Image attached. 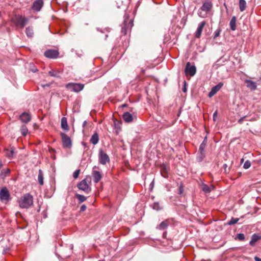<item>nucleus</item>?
Instances as JSON below:
<instances>
[{
    "mask_svg": "<svg viewBox=\"0 0 261 261\" xmlns=\"http://www.w3.org/2000/svg\"><path fill=\"white\" fill-rule=\"evenodd\" d=\"M183 91L184 92H186V88L185 87L183 88Z\"/></svg>",
    "mask_w": 261,
    "mask_h": 261,
    "instance_id": "obj_52",
    "label": "nucleus"
},
{
    "mask_svg": "<svg viewBox=\"0 0 261 261\" xmlns=\"http://www.w3.org/2000/svg\"><path fill=\"white\" fill-rule=\"evenodd\" d=\"M198 15H199L200 17H204V16L202 15V12H201L199 11V12H198Z\"/></svg>",
    "mask_w": 261,
    "mask_h": 261,
    "instance_id": "obj_47",
    "label": "nucleus"
},
{
    "mask_svg": "<svg viewBox=\"0 0 261 261\" xmlns=\"http://www.w3.org/2000/svg\"><path fill=\"white\" fill-rule=\"evenodd\" d=\"M144 71H145V70H144V69H142V73H144Z\"/></svg>",
    "mask_w": 261,
    "mask_h": 261,
    "instance_id": "obj_55",
    "label": "nucleus"
},
{
    "mask_svg": "<svg viewBox=\"0 0 261 261\" xmlns=\"http://www.w3.org/2000/svg\"><path fill=\"white\" fill-rule=\"evenodd\" d=\"M87 121H84L83 123V127H85L86 126V125H87Z\"/></svg>",
    "mask_w": 261,
    "mask_h": 261,
    "instance_id": "obj_49",
    "label": "nucleus"
},
{
    "mask_svg": "<svg viewBox=\"0 0 261 261\" xmlns=\"http://www.w3.org/2000/svg\"><path fill=\"white\" fill-rule=\"evenodd\" d=\"M196 72V68L195 65H191L190 63L189 62L187 63L185 72L186 75H190L191 76H194Z\"/></svg>",
    "mask_w": 261,
    "mask_h": 261,
    "instance_id": "obj_7",
    "label": "nucleus"
},
{
    "mask_svg": "<svg viewBox=\"0 0 261 261\" xmlns=\"http://www.w3.org/2000/svg\"><path fill=\"white\" fill-rule=\"evenodd\" d=\"M15 148L13 147H10V149H5V152L7 157L11 159L13 158L15 154Z\"/></svg>",
    "mask_w": 261,
    "mask_h": 261,
    "instance_id": "obj_19",
    "label": "nucleus"
},
{
    "mask_svg": "<svg viewBox=\"0 0 261 261\" xmlns=\"http://www.w3.org/2000/svg\"><path fill=\"white\" fill-rule=\"evenodd\" d=\"M61 136L63 148H70L72 146V142L70 138L66 134L61 133Z\"/></svg>",
    "mask_w": 261,
    "mask_h": 261,
    "instance_id": "obj_6",
    "label": "nucleus"
},
{
    "mask_svg": "<svg viewBox=\"0 0 261 261\" xmlns=\"http://www.w3.org/2000/svg\"><path fill=\"white\" fill-rule=\"evenodd\" d=\"M162 175H163V177H164L165 178L167 177V175L166 173H165V174H162Z\"/></svg>",
    "mask_w": 261,
    "mask_h": 261,
    "instance_id": "obj_50",
    "label": "nucleus"
},
{
    "mask_svg": "<svg viewBox=\"0 0 261 261\" xmlns=\"http://www.w3.org/2000/svg\"><path fill=\"white\" fill-rule=\"evenodd\" d=\"M87 208V206L85 204H83L81 206V208H80V211L81 212H84L86 210Z\"/></svg>",
    "mask_w": 261,
    "mask_h": 261,
    "instance_id": "obj_43",
    "label": "nucleus"
},
{
    "mask_svg": "<svg viewBox=\"0 0 261 261\" xmlns=\"http://www.w3.org/2000/svg\"><path fill=\"white\" fill-rule=\"evenodd\" d=\"M150 186L151 187V189L153 187V186H154V181L153 180L150 184Z\"/></svg>",
    "mask_w": 261,
    "mask_h": 261,
    "instance_id": "obj_48",
    "label": "nucleus"
},
{
    "mask_svg": "<svg viewBox=\"0 0 261 261\" xmlns=\"http://www.w3.org/2000/svg\"><path fill=\"white\" fill-rule=\"evenodd\" d=\"M25 33L28 37H32L34 34L32 28L30 27L27 28L25 29Z\"/></svg>",
    "mask_w": 261,
    "mask_h": 261,
    "instance_id": "obj_31",
    "label": "nucleus"
},
{
    "mask_svg": "<svg viewBox=\"0 0 261 261\" xmlns=\"http://www.w3.org/2000/svg\"><path fill=\"white\" fill-rule=\"evenodd\" d=\"M19 119L22 122L27 123L31 121V116L29 113L27 112H23L19 116Z\"/></svg>",
    "mask_w": 261,
    "mask_h": 261,
    "instance_id": "obj_13",
    "label": "nucleus"
},
{
    "mask_svg": "<svg viewBox=\"0 0 261 261\" xmlns=\"http://www.w3.org/2000/svg\"><path fill=\"white\" fill-rule=\"evenodd\" d=\"M239 218H232L229 221L227 222V224L229 225L235 224L239 221Z\"/></svg>",
    "mask_w": 261,
    "mask_h": 261,
    "instance_id": "obj_34",
    "label": "nucleus"
},
{
    "mask_svg": "<svg viewBox=\"0 0 261 261\" xmlns=\"http://www.w3.org/2000/svg\"><path fill=\"white\" fill-rule=\"evenodd\" d=\"M126 104H123L122 105V107H126Z\"/></svg>",
    "mask_w": 261,
    "mask_h": 261,
    "instance_id": "obj_54",
    "label": "nucleus"
},
{
    "mask_svg": "<svg viewBox=\"0 0 261 261\" xmlns=\"http://www.w3.org/2000/svg\"><path fill=\"white\" fill-rule=\"evenodd\" d=\"M206 145V143L204 142V141H203L200 145L199 151H204V149L205 148Z\"/></svg>",
    "mask_w": 261,
    "mask_h": 261,
    "instance_id": "obj_35",
    "label": "nucleus"
},
{
    "mask_svg": "<svg viewBox=\"0 0 261 261\" xmlns=\"http://www.w3.org/2000/svg\"><path fill=\"white\" fill-rule=\"evenodd\" d=\"M246 117V116H243L241 117L238 121L239 124H242L244 120V119Z\"/></svg>",
    "mask_w": 261,
    "mask_h": 261,
    "instance_id": "obj_42",
    "label": "nucleus"
},
{
    "mask_svg": "<svg viewBox=\"0 0 261 261\" xmlns=\"http://www.w3.org/2000/svg\"><path fill=\"white\" fill-rule=\"evenodd\" d=\"M217 111H216L213 114V119L214 121L216 120V118L217 117Z\"/></svg>",
    "mask_w": 261,
    "mask_h": 261,
    "instance_id": "obj_45",
    "label": "nucleus"
},
{
    "mask_svg": "<svg viewBox=\"0 0 261 261\" xmlns=\"http://www.w3.org/2000/svg\"><path fill=\"white\" fill-rule=\"evenodd\" d=\"M133 26V20L125 19L122 24L121 28V34L125 36L128 31L130 32V30Z\"/></svg>",
    "mask_w": 261,
    "mask_h": 261,
    "instance_id": "obj_3",
    "label": "nucleus"
},
{
    "mask_svg": "<svg viewBox=\"0 0 261 261\" xmlns=\"http://www.w3.org/2000/svg\"><path fill=\"white\" fill-rule=\"evenodd\" d=\"M3 166V164L1 162H0V169Z\"/></svg>",
    "mask_w": 261,
    "mask_h": 261,
    "instance_id": "obj_51",
    "label": "nucleus"
},
{
    "mask_svg": "<svg viewBox=\"0 0 261 261\" xmlns=\"http://www.w3.org/2000/svg\"><path fill=\"white\" fill-rule=\"evenodd\" d=\"M80 172V170L79 169V170H75L73 174V177L74 178H77L79 177Z\"/></svg>",
    "mask_w": 261,
    "mask_h": 261,
    "instance_id": "obj_39",
    "label": "nucleus"
},
{
    "mask_svg": "<svg viewBox=\"0 0 261 261\" xmlns=\"http://www.w3.org/2000/svg\"><path fill=\"white\" fill-rule=\"evenodd\" d=\"M29 19L20 15H15L12 19L11 22L16 27L23 29L28 23Z\"/></svg>",
    "mask_w": 261,
    "mask_h": 261,
    "instance_id": "obj_2",
    "label": "nucleus"
},
{
    "mask_svg": "<svg viewBox=\"0 0 261 261\" xmlns=\"http://www.w3.org/2000/svg\"><path fill=\"white\" fill-rule=\"evenodd\" d=\"M243 161H244V159H241V162H242Z\"/></svg>",
    "mask_w": 261,
    "mask_h": 261,
    "instance_id": "obj_58",
    "label": "nucleus"
},
{
    "mask_svg": "<svg viewBox=\"0 0 261 261\" xmlns=\"http://www.w3.org/2000/svg\"><path fill=\"white\" fill-rule=\"evenodd\" d=\"M214 189L213 186L209 187L207 185L204 184H202V190L205 193H210L212 191V189Z\"/></svg>",
    "mask_w": 261,
    "mask_h": 261,
    "instance_id": "obj_26",
    "label": "nucleus"
},
{
    "mask_svg": "<svg viewBox=\"0 0 261 261\" xmlns=\"http://www.w3.org/2000/svg\"><path fill=\"white\" fill-rule=\"evenodd\" d=\"M254 260L255 261H261V258L258 257L257 256H255L254 257Z\"/></svg>",
    "mask_w": 261,
    "mask_h": 261,
    "instance_id": "obj_46",
    "label": "nucleus"
},
{
    "mask_svg": "<svg viewBox=\"0 0 261 261\" xmlns=\"http://www.w3.org/2000/svg\"><path fill=\"white\" fill-rule=\"evenodd\" d=\"M93 181L95 183H98L102 178V175L99 171L93 170L92 173Z\"/></svg>",
    "mask_w": 261,
    "mask_h": 261,
    "instance_id": "obj_16",
    "label": "nucleus"
},
{
    "mask_svg": "<svg viewBox=\"0 0 261 261\" xmlns=\"http://www.w3.org/2000/svg\"><path fill=\"white\" fill-rule=\"evenodd\" d=\"M98 159L100 164L105 165L110 162L109 155L101 149L99 150Z\"/></svg>",
    "mask_w": 261,
    "mask_h": 261,
    "instance_id": "obj_5",
    "label": "nucleus"
},
{
    "mask_svg": "<svg viewBox=\"0 0 261 261\" xmlns=\"http://www.w3.org/2000/svg\"><path fill=\"white\" fill-rule=\"evenodd\" d=\"M151 207L153 210H156V211H160L163 208V207L160 206L159 203L158 202H154L152 204Z\"/></svg>",
    "mask_w": 261,
    "mask_h": 261,
    "instance_id": "obj_33",
    "label": "nucleus"
},
{
    "mask_svg": "<svg viewBox=\"0 0 261 261\" xmlns=\"http://www.w3.org/2000/svg\"><path fill=\"white\" fill-rule=\"evenodd\" d=\"M224 167H227V165H226V164H224Z\"/></svg>",
    "mask_w": 261,
    "mask_h": 261,
    "instance_id": "obj_57",
    "label": "nucleus"
},
{
    "mask_svg": "<svg viewBox=\"0 0 261 261\" xmlns=\"http://www.w3.org/2000/svg\"><path fill=\"white\" fill-rule=\"evenodd\" d=\"M38 180L39 184L40 185H43L44 184L43 182V172L41 169H39L38 172Z\"/></svg>",
    "mask_w": 261,
    "mask_h": 261,
    "instance_id": "obj_27",
    "label": "nucleus"
},
{
    "mask_svg": "<svg viewBox=\"0 0 261 261\" xmlns=\"http://www.w3.org/2000/svg\"><path fill=\"white\" fill-rule=\"evenodd\" d=\"M223 83L220 82L217 85L214 86L208 93V97H211L213 96L223 87Z\"/></svg>",
    "mask_w": 261,
    "mask_h": 261,
    "instance_id": "obj_12",
    "label": "nucleus"
},
{
    "mask_svg": "<svg viewBox=\"0 0 261 261\" xmlns=\"http://www.w3.org/2000/svg\"><path fill=\"white\" fill-rule=\"evenodd\" d=\"M10 197L9 192L6 188H3L0 192V199L1 200H8Z\"/></svg>",
    "mask_w": 261,
    "mask_h": 261,
    "instance_id": "obj_14",
    "label": "nucleus"
},
{
    "mask_svg": "<svg viewBox=\"0 0 261 261\" xmlns=\"http://www.w3.org/2000/svg\"><path fill=\"white\" fill-rule=\"evenodd\" d=\"M205 25V22L204 21H202L200 22L198 26V28L197 29V30L195 34V36L197 38H200L201 33L202 32L203 29Z\"/></svg>",
    "mask_w": 261,
    "mask_h": 261,
    "instance_id": "obj_15",
    "label": "nucleus"
},
{
    "mask_svg": "<svg viewBox=\"0 0 261 261\" xmlns=\"http://www.w3.org/2000/svg\"><path fill=\"white\" fill-rule=\"evenodd\" d=\"M61 127L65 130H69V127L67 124V120L66 117H62L61 121Z\"/></svg>",
    "mask_w": 261,
    "mask_h": 261,
    "instance_id": "obj_21",
    "label": "nucleus"
},
{
    "mask_svg": "<svg viewBox=\"0 0 261 261\" xmlns=\"http://www.w3.org/2000/svg\"><path fill=\"white\" fill-rule=\"evenodd\" d=\"M184 193V186L182 184H180L178 187V194L181 195Z\"/></svg>",
    "mask_w": 261,
    "mask_h": 261,
    "instance_id": "obj_38",
    "label": "nucleus"
},
{
    "mask_svg": "<svg viewBox=\"0 0 261 261\" xmlns=\"http://www.w3.org/2000/svg\"><path fill=\"white\" fill-rule=\"evenodd\" d=\"M213 6V3L211 1L205 0L203 2L202 6L200 7V10L204 11L206 14L211 11Z\"/></svg>",
    "mask_w": 261,
    "mask_h": 261,
    "instance_id": "obj_9",
    "label": "nucleus"
},
{
    "mask_svg": "<svg viewBox=\"0 0 261 261\" xmlns=\"http://www.w3.org/2000/svg\"><path fill=\"white\" fill-rule=\"evenodd\" d=\"M261 239V236L256 233L253 234L251 237V241L249 242V244L251 246H253L256 242Z\"/></svg>",
    "mask_w": 261,
    "mask_h": 261,
    "instance_id": "obj_22",
    "label": "nucleus"
},
{
    "mask_svg": "<svg viewBox=\"0 0 261 261\" xmlns=\"http://www.w3.org/2000/svg\"><path fill=\"white\" fill-rule=\"evenodd\" d=\"M43 4L44 2L43 0H36L34 2L32 8L33 10L38 12L41 9Z\"/></svg>",
    "mask_w": 261,
    "mask_h": 261,
    "instance_id": "obj_11",
    "label": "nucleus"
},
{
    "mask_svg": "<svg viewBox=\"0 0 261 261\" xmlns=\"http://www.w3.org/2000/svg\"><path fill=\"white\" fill-rule=\"evenodd\" d=\"M21 134L25 136L28 134V129L27 126L24 124L22 125L20 128Z\"/></svg>",
    "mask_w": 261,
    "mask_h": 261,
    "instance_id": "obj_32",
    "label": "nucleus"
},
{
    "mask_svg": "<svg viewBox=\"0 0 261 261\" xmlns=\"http://www.w3.org/2000/svg\"><path fill=\"white\" fill-rule=\"evenodd\" d=\"M239 8L241 12L244 11L246 8V3L245 0L239 1Z\"/></svg>",
    "mask_w": 261,
    "mask_h": 261,
    "instance_id": "obj_28",
    "label": "nucleus"
},
{
    "mask_svg": "<svg viewBox=\"0 0 261 261\" xmlns=\"http://www.w3.org/2000/svg\"><path fill=\"white\" fill-rule=\"evenodd\" d=\"M169 225V221L168 220H165L162 222L160 225L157 227L158 229L161 230H164L167 228L168 225Z\"/></svg>",
    "mask_w": 261,
    "mask_h": 261,
    "instance_id": "obj_23",
    "label": "nucleus"
},
{
    "mask_svg": "<svg viewBox=\"0 0 261 261\" xmlns=\"http://www.w3.org/2000/svg\"><path fill=\"white\" fill-rule=\"evenodd\" d=\"M220 29H218L217 31H216L215 32V35H214V38L215 39L216 38L218 37L220 35Z\"/></svg>",
    "mask_w": 261,
    "mask_h": 261,
    "instance_id": "obj_41",
    "label": "nucleus"
},
{
    "mask_svg": "<svg viewBox=\"0 0 261 261\" xmlns=\"http://www.w3.org/2000/svg\"><path fill=\"white\" fill-rule=\"evenodd\" d=\"M66 88L75 92H79L84 88V85L81 83H70L66 85Z\"/></svg>",
    "mask_w": 261,
    "mask_h": 261,
    "instance_id": "obj_4",
    "label": "nucleus"
},
{
    "mask_svg": "<svg viewBox=\"0 0 261 261\" xmlns=\"http://www.w3.org/2000/svg\"><path fill=\"white\" fill-rule=\"evenodd\" d=\"M62 71L58 69H51L49 71L48 74L50 76L56 77H60Z\"/></svg>",
    "mask_w": 261,
    "mask_h": 261,
    "instance_id": "obj_18",
    "label": "nucleus"
},
{
    "mask_svg": "<svg viewBox=\"0 0 261 261\" xmlns=\"http://www.w3.org/2000/svg\"><path fill=\"white\" fill-rule=\"evenodd\" d=\"M124 121L127 123L132 122L133 121V116L129 112H124L122 115Z\"/></svg>",
    "mask_w": 261,
    "mask_h": 261,
    "instance_id": "obj_17",
    "label": "nucleus"
},
{
    "mask_svg": "<svg viewBox=\"0 0 261 261\" xmlns=\"http://www.w3.org/2000/svg\"><path fill=\"white\" fill-rule=\"evenodd\" d=\"M83 145H84V146H86V143H84V142H83Z\"/></svg>",
    "mask_w": 261,
    "mask_h": 261,
    "instance_id": "obj_56",
    "label": "nucleus"
},
{
    "mask_svg": "<svg viewBox=\"0 0 261 261\" xmlns=\"http://www.w3.org/2000/svg\"><path fill=\"white\" fill-rule=\"evenodd\" d=\"M203 141H204V142H205V143H206V137H205V138H204V140H203Z\"/></svg>",
    "mask_w": 261,
    "mask_h": 261,
    "instance_id": "obj_53",
    "label": "nucleus"
},
{
    "mask_svg": "<svg viewBox=\"0 0 261 261\" xmlns=\"http://www.w3.org/2000/svg\"><path fill=\"white\" fill-rule=\"evenodd\" d=\"M19 205L22 208H28L33 204V197L30 193L24 194L18 201Z\"/></svg>",
    "mask_w": 261,
    "mask_h": 261,
    "instance_id": "obj_1",
    "label": "nucleus"
},
{
    "mask_svg": "<svg viewBox=\"0 0 261 261\" xmlns=\"http://www.w3.org/2000/svg\"><path fill=\"white\" fill-rule=\"evenodd\" d=\"M236 17L234 16H232L229 22V25L232 31H235L236 30Z\"/></svg>",
    "mask_w": 261,
    "mask_h": 261,
    "instance_id": "obj_25",
    "label": "nucleus"
},
{
    "mask_svg": "<svg viewBox=\"0 0 261 261\" xmlns=\"http://www.w3.org/2000/svg\"><path fill=\"white\" fill-rule=\"evenodd\" d=\"M59 51L56 49H48L45 51L44 56L50 59H56L59 56Z\"/></svg>",
    "mask_w": 261,
    "mask_h": 261,
    "instance_id": "obj_10",
    "label": "nucleus"
},
{
    "mask_svg": "<svg viewBox=\"0 0 261 261\" xmlns=\"http://www.w3.org/2000/svg\"><path fill=\"white\" fill-rule=\"evenodd\" d=\"M77 187L80 190L84 191L86 193H89L91 191V188L87 184L86 179L82 180L80 183H79Z\"/></svg>",
    "mask_w": 261,
    "mask_h": 261,
    "instance_id": "obj_8",
    "label": "nucleus"
},
{
    "mask_svg": "<svg viewBox=\"0 0 261 261\" xmlns=\"http://www.w3.org/2000/svg\"><path fill=\"white\" fill-rule=\"evenodd\" d=\"M238 239L240 241H243L245 239V236L243 233H239L237 235Z\"/></svg>",
    "mask_w": 261,
    "mask_h": 261,
    "instance_id": "obj_40",
    "label": "nucleus"
},
{
    "mask_svg": "<svg viewBox=\"0 0 261 261\" xmlns=\"http://www.w3.org/2000/svg\"><path fill=\"white\" fill-rule=\"evenodd\" d=\"M76 198L78 199L79 203H82L86 200L87 197L79 194H75Z\"/></svg>",
    "mask_w": 261,
    "mask_h": 261,
    "instance_id": "obj_30",
    "label": "nucleus"
},
{
    "mask_svg": "<svg viewBox=\"0 0 261 261\" xmlns=\"http://www.w3.org/2000/svg\"><path fill=\"white\" fill-rule=\"evenodd\" d=\"M98 261H105V260H99Z\"/></svg>",
    "mask_w": 261,
    "mask_h": 261,
    "instance_id": "obj_59",
    "label": "nucleus"
},
{
    "mask_svg": "<svg viewBox=\"0 0 261 261\" xmlns=\"http://www.w3.org/2000/svg\"><path fill=\"white\" fill-rule=\"evenodd\" d=\"M250 166H251V163L248 160L246 161L243 165V167L246 169H248L249 168H250Z\"/></svg>",
    "mask_w": 261,
    "mask_h": 261,
    "instance_id": "obj_37",
    "label": "nucleus"
},
{
    "mask_svg": "<svg viewBox=\"0 0 261 261\" xmlns=\"http://www.w3.org/2000/svg\"><path fill=\"white\" fill-rule=\"evenodd\" d=\"M99 141V136L97 133H94L92 136L90 140V143L93 145H96Z\"/></svg>",
    "mask_w": 261,
    "mask_h": 261,
    "instance_id": "obj_24",
    "label": "nucleus"
},
{
    "mask_svg": "<svg viewBox=\"0 0 261 261\" xmlns=\"http://www.w3.org/2000/svg\"><path fill=\"white\" fill-rule=\"evenodd\" d=\"M205 153L204 151H199L198 152V154L197 156V160L199 162H201L203 159L205 158Z\"/></svg>",
    "mask_w": 261,
    "mask_h": 261,
    "instance_id": "obj_29",
    "label": "nucleus"
},
{
    "mask_svg": "<svg viewBox=\"0 0 261 261\" xmlns=\"http://www.w3.org/2000/svg\"><path fill=\"white\" fill-rule=\"evenodd\" d=\"M245 83L247 84V87L251 90H254L256 89L257 86L255 82L250 80H246Z\"/></svg>",
    "mask_w": 261,
    "mask_h": 261,
    "instance_id": "obj_20",
    "label": "nucleus"
},
{
    "mask_svg": "<svg viewBox=\"0 0 261 261\" xmlns=\"http://www.w3.org/2000/svg\"><path fill=\"white\" fill-rule=\"evenodd\" d=\"M29 69L33 72H36L38 71L37 68L33 64H30Z\"/></svg>",
    "mask_w": 261,
    "mask_h": 261,
    "instance_id": "obj_36",
    "label": "nucleus"
},
{
    "mask_svg": "<svg viewBox=\"0 0 261 261\" xmlns=\"http://www.w3.org/2000/svg\"><path fill=\"white\" fill-rule=\"evenodd\" d=\"M5 172L6 174H9L10 173V170L9 169H6V170L4 169L2 171V172Z\"/></svg>",
    "mask_w": 261,
    "mask_h": 261,
    "instance_id": "obj_44",
    "label": "nucleus"
}]
</instances>
